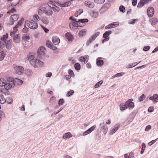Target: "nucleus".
I'll use <instances>...</instances> for the list:
<instances>
[{
    "label": "nucleus",
    "mask_w": 158,
    "mask_h": 158,
    "mask_svg": "<svg viewBox=\"0 0 158 158\" xmlns=\"http://www.w3.org/2000/svg\"><path fill=\"white\" fill-rule=\"evenodd\" d=\"M25 24H27L29 28L32 29H35L38 27L37 23H35L33 20L30 21L26 20L25 21Z\"/></svg>",
    "instance_id": "nucleus-1"
},
{
    "label": "nucleus",
    "mask_w": 158,
    "mask_h": 158,
    "mask_svg": "<svg viewBox=\"0 0 158 158\" xmlns=\"http://www.w3.org/2000/svg\"><path fill=\"white\" fill-rule=\"evenodd\" d=\"M69 26L71 29H73L74 27H82L81 25H80V23H78L77 21H71L69 24Z\"/></svg>",
    "instance_id": "nucleus-2"
},
{
    "label": "nucleus",
    "mask_w": 158,
    "mask_h": 158,
    "mask_svg": "<svg viewBox=\"0 0 158 158\" xmlns=\"http://www.w3.org/2000/svg\"><path fill=\"white\" fill-rule=\"evenodd\" d=\"M99 127L100 130L106 134L107 132L108 129V128L106 124L104 123H102L100 124Z\"/></svg>",
    "instance_id": "nucleus-3"
},
{
    "label": "nucleus",
    "mask_w": 158,
    "mask_h": 158,
    "mask_svg": "<svg viewBox=\"0 0 158 158\" xmlns=\"http://www.w3.org/2000/svg\"><path fill=\"white\" fill-rule=\"evenodd\" d=\"M45 48L43 46H41L38 50V57L39 59L41 58L43 56H44V50H45Z\"/></svg>",
    "instance_id": "nucleus-4"
},
{
    "label": "nucleus",
    "mask_w": 158,
    "mask_h": 158,
    "mask_svg": "<svg viewBox=\"0 0 158 158\" xmlns=\"http://www.w3.org/2000/svg\"><path fill=\"white\" fill-rule=\"evenodd\" d=\"M15 74H17L19 75H21L24 70L23 68L21 66H17L15 68Z\"/></svg>",
    "instance_id": "nucleus-5"
},
{
    "label": "nucleus",
    "mask_w": 158,
    "mask_h": 158,
    "mask_svg": "<svg viewBox=\"0 0 158 158\" xmlns=\"http://www.w3.org/2000/svg\"><path fill=\"white\" fill-rule=\"evenodd\" d=\"M120 126V124H117L115 125L114 128L110 131L109 134L110 135H112L119 128Z\"/></svg>",
    "instance_id": "nucleus-6"
},
{
    "label": "nucleus",
    "mask_w": 158,
    "mask_h": 158,
    "mask_svg": "<svg viewBox=\"0 0 158 158\" xmlns=\"http://www.w3.org/2000/svg\"><path fill=\"white\" fill-rule=\"evenodd\" d=\"M19 17V15L18 14H15L12 15L10 18L11 23H10V24L12 25L14 24V22L16 21L18 19Z\"/></svg>",
    "instance_id": "nucleus-7"
},
{
    "label": "nucleus",
    "mask_w": 158,
    "mask_h": 158,
    "mask_svg": "<svg viewBox=\"0 0 158 158\" xmlns=\"http://www.w3.org/2000/svg\"><path fill=\"white\" fill-rule=\"evenodd\" d=\"M10 43L8 42H0V47L2 48L4 46H6V48L9 49L10 48Z\"/></svg>",
    "instance_id": "nucleus-8"
},
{
    "label": "nucleus",
    "mask_w": 158,
    "mask_h": 158,
    "mask_svg": "<svg viewBox=\"0 0 158 158\" xmlns=\"http://www.w3.org/2000/svg\"><path fill=\"white\" fill-rule=\"evenodd\" d=\"M154 9L152 7H150L148 8L147 13L148 17H152L154 15Z\"/></svg>",
    "instance_id": "nucleus-9"
},
{
    "label": "nucleus",
    "mask_w": 158,
    "mask_h": 158,
    "mask_svg": "<svg viewBox=\"0 0 158 158\" xmlns=\"http://www.w3.org/2000/svg\"><path fill=\"white\" fill-rule=\"evenodd\" d=\"M149 99L152 100L153 102H158V94H154L152 96L149 97Z\"/></svg>",
    "instance_id": "nucleus-10"
},
{
    "label": "nucleus",
    "mask_w": 158,
    "mask_h": 158,
    "mask_svg": "<svg viewBox=\"0 0 158 158\" xmlns=\"http://www.w3.org/2000/svg\"><path fill=\"white\" fill-rule=\"evenodd\" d=\"M52 41L55 45L59 44L60 42L59 38L57 36H53L52 38Z\"/></svg>",
    "instance_id": "nucleus-11"
},
{
    "label": "nucleus",
    "mask_w": 158,
    "mask_h": 158,
    "mask_svg": "<svg viewBox=\"0 0 158 158\" xmlns=\"http://www.w3.org/2000/svg\"><path fill=\"white\" fill-rule=\"evenodd\" d=\"M126 103L127 106V107H128L129 109H133L134 107V103L132 102H130V100H127Z\"/></svg>",
    "instance_id": "nucleus-12"
},
{
    "label": "nucleus",
    "mask_w": 158,
    "mask_h": 158,
    "mask_svg": "<svg viewBox=\"0 0 158 158\" xmlns=\"http://www.w3.org/2000/svg\"><path fill=\"white\" fill-rule=\"evenodd\" d=\"M4 86L6 89L8 90L10 89L12 87H14L15 86V84H12L10 83L6 82L5 85H4Z\"/></svg>",
    "instance_id": "nucleus-13"
},
{
    "label": "nucleus",
    "mask_w": 158,
    "mask_h": 158,
    "mask_svg": "<svg viewBox=\"0 0 158 158\" xmlns=\"http://www.w3.org/2000/svg\"><path fill=\"white\" fill-rule=\"evenodd\" d=\"M88 21V20L87 19H78L77 21L78 23H80V25H81L82 26H84L85 23L87 22Z\"/></svg>",
    "instance_id": "nucleus-14"
},
{
    "label": "nucleus",
    "mask_w": 158,
    "mask_h": 158,
    "mask_svg": "<svg viewBox=\"0 0 158 158\" xmlns=\"http://www.w3.org/2000/svg\"><path fill=\"white\" fill-rule=\"evenodd\" d=\"M85 6L90 8H92L94 6V4L93 2L90 1H86L85 2Z\"/></svg>",
    "instance_id": "nucleus-15"
},
{
    "label": "nucleus",
    "mask_w": 158,
    "mask_h": 158,
    "mask_svg": "<svg viewBox=\"0 0 158 158\" xmlns=\"http://www.w3.org/2000/svg\"><path fill=\"white\" fill-rule=\"evenodd\" d=\"M66 38L69 41H72L73 39V36L69 32H67L65 35Z\"/></svg>",
    "instance_id": "nucleus-16"
},
{
    "label": "nucleus",
    "mask_w": 158,
    "mask_h": 158,
    "mask_svg": "<svg viewBox=\"0 0 158 158\" xmlns=\"http://www.w3.org/2000/svg\"><path fill=\"white\" fill-rule=\"evenodd\" d=\"M110 3H106L101 8V10L106 11L110 7Z\"/></svg>",
    "instance_id": "nucleus-17"
},
{
    "label": "nucleus",
    "mask_w": 158,
    "mask_h": 158,
    "mask_svg": "<svg viewBox=\"0 0 158 158\" xmlns=\"http://www.w3.org/2000/svg\"><path fill=\"white\" fill-rule=\"evenodd\" d=\"M101 58V57H98L96 60V64L98 66H101L103 64V61L102 60L100 59Z\"/></svg>",
    "instance_id": "nucleus-18"
},
{
    "label": "nucleus",
    "mask_w": 158,
    "mask_h": 158,
    "mask_svg": "<svg viewBox=\"0 0 158 158\" xmlns=\"http://www.w3.org/2000/svg\"><path fill=\"white\" fill-rule=\"evenodd\" d=\"M49 9H47L45 11V14L48 16L52 15L53 13V12L51 6H48Z\"/></svg>",
    "instance_id": "nucleus-19"
},
{
    "label": "nucleus",
    "mask_w": 158,
    "mask_h": 158,
    "mask_svg": "<svg viewBox=\"0 0 158 158\" xmlns=\"http://www.w3.org/2000/svg\"><path fill=\"white\" fill-rule=\"evenodd\" d=\"M23 81L20 79L18 78H15L14 79V84H15V85H21L23 83Z\"/></svg>",
    "instance_id": "nucleus-20"
},
{
    "label": "nucleus",
    "mask_w": 158,
    "mask_h": 158,
    "mask_svg": "<svg viewBox=\"0 0 158 158\" xmlns=\"http://www.w3.org/2000/svg\"><path fill=\"white\" fill-rule=\"evenodd\" d=\"M112 31H106L103 35V37L104 38H109V35L111 34Z\"/></svg>",
    "instance_id": "nucleus-21"
},
{
    "label": "nucleus",
    "mask_w": 158,
    "mask_h": 158,
    "mask_svg": "<svg viewBox=\"0 0 158 158\" xmlns=\"http://www.w3.org/2000/svg\"><path fill=\"white\" fill-rule=\"evenodd\" d=\"M141 62V61H140L138 63L137 62H134V63L131 64H129L127 65L126 66V68L127 69H128V68L133 67H135V66L136 65L140 63Z\"/></svg>",
    "instance_id": "nucleus-22"
},
{
    "label": "nucleus",
    "mask_w": 158,
    "mask_h": 158,
    "mask_svg": "<svg viewBox=\"0 0 158 158\" xmlns=\"http://www.w3.org/2000/svg\"><path fill=\"white\" fill-rule=\"evenodd\" d=\"M146 3L144 0H140L137 5V7L141 8Z\"/></svg>",
    "instance_id": "nucleus-23"
},
{
    "label": "nucleus",
    "mask_w": 158,
    "mask_h": 158,
    "mask_svg": "<svg viewBox=\"0 0 158 158\" xmlns=\"http://www.w3.org/2000/svg\"><path fill=\"white\" fill-rule=\"evenodd\" d=\"M30 61V63L31 64L34 66V67H36L37 66V62H38V60L37 59H34L32 60H31Z\"/></svg>",
    "instance_id": "nucleus-24"
},
{
    "label": "nucleus",
    "mask_w": 158,
    "mask_h": 158,
    "mask_svg": "<svg viewBox=\"0 0 158 158\" xmlns=\"http://www.w3.org/2000/svg\"><path fill=\"white\" fill-rule=\"evenodd\" d=\"M72 136V135L69 132L65 133L63 137L64 139H69Z\"/></svg>",
    "instance_id": "nucleus-25"
},
{
    "label": "nucleus",
    "mask_w": 158,
    "mask_h": 158,
    "mask_svg": "<svg viewBox=\"0 0 158 158\" xmlns=\"http://www.w3.org/2000/svg\"><path fill=\"white\" fill-rule=\"evenodd\" d=\"M96 38L94 37V35H93L86 42V45L88 46L89 44L92 42L94 40H95Z\"/></svg>",
    "instance_id": "nucleus-26"
},
{
    "label": "nucleus",
    "mask_w": 158,
    "mask_h": 158,
    "mask_svg": "<svg viewBox=\"0 0 158 158\" xmlns=\"http://www.w3.org/2000/svg\"><path fill=\"white\" fill-rule=\"evenodd\" d=\"M6 102V100L4 98V96L2 94L0 95V103L3 104Z\"/></svg>",
    "instance_id": "nucleus-27"
},
{
    "label": "nucleus",
    "mask_w": 158,
    "mask_h": 158,
    "mask_svg": "<svg viewBox=\"0 0 158 158\" xmlns=\"http://www.w3.org/2000/svg\"><path fill=\"white\" fill-rule=\"evenodd\" d=\"M86 34V30L83 29L81 30L79 32L78 34L80 36H83L85 35Z\"/></svg>",
    "instance_id": "nucleus-28"
},
{
    "label": "nucleus",
    "mask_w": 158,
    "mask_h": 158,
    "mask_svg": "<svg viewBox=\"0 0 158 158\" xmlns=\"http://www.w3.org/2000/svg\"><path fill=\"white\" fill-rule=\"evenodd\" d=\"M134 157V153L131 152L129 153V155L127 154H125L124 155L125 158H133Z\"/></svg>",
    "instance_id": "nucleus-29"
},
{
    "label": "nucleus",
    "mask_w": 158,
    "mask_h": 158,
    "mask_svg": "<svg viewBox=\"0 0 158 158\" xmlns=\"http://www.w3.org/2000/svg\"><path fill=\"white\" fill-rule=\"evenodd\" d=\"M14 41L16 43H18L19 42V34H16L13 38Z\"/></svg>",
    "instance_id": "nucleus-30"
},
{
    "label": "nucleus",
    "mask_w": 158,
    "mask_h": 158,
    "mask_svg": "<svg viewBox=\"0 0 158 158\" xmlns=\"http://www.w3.org/2000/svg\"><path fill=\"white\" fill-rule=\"evenodd\" d=\"M5 56L4 52L2 50H1L0 52V61L3 60Z\"/></svg>",
    "instance_id": "nucleus-31"
},
{
    "label": "nucleus",
    "mask_w": 158,
    "mask_h": 158,
    "mask_svg": "<svg viewBox=\"0 0 158 158\" xmlns=\"http://www.w3.org/2000/svg\"><path fill=\"white\" fill-rule=\"evenodd\" d=\"M98 12H96L94 11H93L91 13V15L94 18H96L98 16Z\"/></svg>",
    "instance_id": "nucleus-32"
},
{
    "label": "nucleus",
    "mask_w": 158,
    "mask_h": 158,
    "mask_svg": "<svg viewBox=\"0 0 158 158\" xmlns=\"http://www.w3.org/2000/svg\"><path fill=\"white\" fill-rule=\"evenodd\" d=\"M120 109L121 110H123L127 108V105L126 104V102L124 104H120Z\"/></svg>",
    "instance_id": "nucleus-33"
},
{
    "label": "nucleus",
    "mask_w": 158,
    "mask_h": 158,
    "mask_svg": "<svg viewBox=\"0 0 158 158\" xmlns=\"http://www.w3.org/2000/svg\"><path fill=\"white\" fill-rule=\"evenodd\" d=\"M6 81L4 79L2 78L0 79V86H4V85L6 83Z\"/></svg>",
    "instance_id": "nucleus-34"
},
{
    "label": "nucleus",
    "mask_w": 158,
    "mask_h": 158,
    "mask_svg": "<svg viewBox=\"0 0 158 158\" xmlns=\"http://www.w3.org/2000/svg\"><path fill=\"white\" fill-rule=\"evenodd\" d=\"M74 67L77 70H79L81 69V66L78 63H76L74 64Z\"/></svg>",
    "instance_id": "nucleus-35"
},
{
    "label": "nucleus",
    "mask_w": 158,
    "mask_h": 158,
    "mask_svg": "<svg viewBox=\"0 0 158 158\" xmlns=\"http://www.w3.org/2000/svg\"><path fill=\"white\" fill-rule=\"evenodd\" d=\"M7 82L10 83L12 84H14V79L12 77H8L7 79Z\"/></svg>",
    "instance_id": "nucleus-36"
},
{
    "label": "nucleus",
    "mask_w": 158,
    "mask_h": 158,
    "mask_svg": "<svg viewBox=\"0 0 158 158\" xmlns=\"http://www.w3.org/2000/svg\"><path fill=\"white\" fill-rule=\"evenodd\" d=\"M80 61L84 63V64L86 63L88 61V60H86L85 57L83 56H81L79 58Z\"/></svg>",
    "instance_id": "nucleus-37"
},
{
    "label": "nucleus",
    "mask_w": 158,
    "mask_h": 158,
    "mask_svg": "<svg viewBox=\"0 0 158 158\" xmlns=\"http://www.w3.org/2000/svg\"><path fill=\"white\" fill-rule=\"evenodd\" d=\"M46 44V46L50 48H52V45L51 42L49 40L47 41Z\"/></svg>",
    "instance_id": "nucleus-38"
},
{
    "label": "nucleus",
    "mask_w": 158,
    "mask_h": 158,
    "mask_svg": "<svg viewBox=\"0 0 158 158\" xmlns=\"http://www.w3.org/2000/svg\"><path fill=\"white\" fill-rule=\"evenodd\" d=\"M151 21L152 25H155L157 23L158 20L156 18H153L152 19Z\"/></svg>",
    "instance_id": "nucleus-39"
},
{
    "label": "nucleus",
    "mask_w": 158,
    "mask_h": 158,
    "mask_svg": "<svg viewBox=\"0 0 158 158\" xmlns=\"http://www.w3.org/2000/svg\"><path fill=\"white\" fill-rule=\"evenodd\" d=\"M8 37V34H6V35H3V37L1 38V40L2 41H4V42H6Z\"/></svg>",
    "instance_id": "nucleus-40"
},
{
    "label": "nucleus",
    "mask_w": 158,
    "mask_h": 158,
    "mask_svg": "<svg viewBox=\"0 0 158 158\" xmlns=\"http://www.w3.org/2000/svg\"><path fill=\"white\" fill-rule=\"evenodd\" d=\"M118 23H119L118 22H115L110 24L109 25L112 27V28H113L115 27L116 25H118Z\"/></svg>",
    "instance_id": "nucleus-41"
},
{
    "label": "nucleus",
    "mask_w": 158,
    "mask_h": 158,
    "mask_svg": "<svg viewBox=\"0 0 158 158\" xmlns=\"http://www.w3.org/2000/svg\"><path fill=\"white\" fill-rule=\"evenodd\" d=\"M6 102L8 104H11L13 102V99L11 97H9L6 99Z\"/></svg>",
    "instance_id": "nucleus-42"
},
{
    "label": "nucleus",
    "mask_w": 158,
    "mask_h": 158,
    "mask_svg": "<svg viewBox=\"0 0 158 158\" xmlns=\"http://www.w3.org/2000/svg\"><path fill=\"white\" fill-rule=\"evenodd\" d=\"M42 19H41L37 15H35L34 16V20L35 21L39 20H42Z\"/></svg>",
    "instance_id": "nucleus-43"
},
{
    "label": "nucleus",
    "mask_w": 158,
    "mask_h": 158,
    "mask_svg": "<svg viewBox=\"0 0 158 158\" xmlns=\"http://www.w3.org/2000/svg\"><path fill=\"white\" fill-rule=\"evenodd\" d=\"M103 81L102 80H101L99 82L97 83L94 86V87L95 88H97L99 87L103 83Z\"/></svg>",
    "instance_id": "nucleus-44"
},
{
    "label": "nucleus",
    "mask_w": 158,
    "mask_h": 158,
    "mask_svg": "<svg viewBox=\"0 0 158 158\" xmlns=\"http://www.w3.org/2000/svg\"><path fill=\"white\" fill-rule=\"evenodd\" d=\"M42 21L43 23L45 24H48L49 23L48 19L46 18L42 19Z\"/></svg>",
    "instance_id": "nucleus-45"
},
{
    "label": "nucleus",
    "mask_w": 158,
    "mask_h": 158,
    "mask_svg": "<svg viewBox=\"0 0 158 158\" xmlns=\"http://www.w3.org/2000/svg\"><path fill=\"white\" fill-rule=\"evenodd\" d=\"M119 10L122 13H124L125 12V9L123 6L121 5L119 7Z\"/></svg>",
    "instance_id": "nucleus-46"
},
{
    "label": "nucleus",
    "mask_w": 158,
    "mask_h": 158,
    "mask_svg": "<svg viewBox=\"0 0 158 158\" xmlns=\"http://www.w3.org/2000/svg\"><path fill=\"white\" fill-rule=\"evenodd\" d=\"M55 12H58L60 10L59 8L56 5L54 6V7L51 8Z\"/></svg>",
    "instance_id": "nucleus-47"
},
{
    "label": "nucleus",
    "mask_w": 158,
    "mask_h": 158,
    "mask_svg": "<svg viewBox=\"0 0 158 158\" xmlns=\"http://www.w3.org/2000/svg\"><path fill=\"white\" fill-rule=\"evenodd\" d=\"M74 93V91L72 90H71L70 91H69L67 93L66 95L68 97H69L71 95H73Z\"/></svg>",
    "instance_id": "nucleus-48"
},
{
    "label": "nucleus",
    "mask_w": 158,
    "mask_h": 158,
    "mask_svg": "<svg viewBox=\"0 0 158 158\" xmlns=\"http://www.w3.org/2000/svg\"><path fill=\"white\" fill-rule=\"evenodd\" d=\"M142 144V148L140 152V153L141 154H142L143 153L146 147V145L144 143H143Z\"/></svg>",
    "instance_id": "nucleus-49"
},
{
    "label": "nucleus",
    "mask_w": 158,
    "mask_h": 158,
    "mask_svg": "<svg viewBox=\"0 0 158 158\" xmlns=\"http://www.w3.org/2000/svg\"><path fill=\"white\" fill-rule=\"evenodd\" d=\"M38 60V62H37V66L38 65H39L40 67L43 66L44 65V63L43 62L41 61H40L39 59Z\"/></svg>",
    "instance_id": "nucleus-50"
},
{
    "label": "nucleus",
    "mask_w": 158,
    "mask_h": 158,
    "mask_svg": "<svg viewBox=\"0 0 158 158\" xmlns=\"http://www.w3.org/2000/svg\"><path fill=\"white\" fill-rule=\"evenodd\" d=\"M73 0H70L69 1L65 3L66 6H69L73 3Z\"/></svg>",
    "instance_id": "nucleus-51"
},
{
    "label": "nucleus",
    "mask_w": 158,
    "mask_h": 158,
    "mask_svg": "<svg viewBox=\"0 0 158 158\" xmlns=\"http://www.w3.org/2000/svg\"><path fill=\"white\" fill-rule=\"evenodd\" d=\"M25 23L24 27L23 29V31L24 33H27L28 32L29 29L27 27H26V25Z\"/></svg>",
    "instance_id": "nucleus-52"
},
{
    "label": "nucleus",
    "mask_w": 158,
    "mask_h": 158,
    "mask_svg": "<svg viewBox=\"0 0 158 158\" xmlns=\"http://www.w3.org/2000/svg\"><path fill=\"white\" fill-rule=\"evenodd\" d=\"M64 102V100L63 98H61L59 99L58 101V104L59 106L62 105Z\"/></svg>",
    "instance_id": "nucleus-53"
},
{
    "label": "nucleus",
    "mask_w": 158,
    "mask_h": 158,
    "mask_svg": "<svg viewBox=\"0 0 158 158\" xmlns=\"http://www.w3.org/2000/svg\"><path fill=\"white\" fill-rule=\"evenodd\" d=\"M144 94H143L139 97V99L140 102L143 101L144 99Z\"/></svg>",
    "instance_id": "nucleus-54"
},
{
    "label": "nucleus",
    "mask_w": 158,
    "mask_h": 158,
    "mask_svg": "<svg viewBox=\"0 0 158 158\" xmlns=\"http://www.w3.org/2000/svg\"><path fill=\"white\" fill-rule=\"evenodd\" d=\"M137 19H131L130 20L129 22L128 23L129 24H134L136 20Z\"/></svg>",
    "instance_id": "nucleus-55"
},
{
    "label": "nucleus",
    "mask_w": 158,
    "mask_h": 158,
    "mask_svg": "<svg viewBox=\"0 0 158 158\" xmlns=\"http://www.w3.org/2000/svg\"><path fill=\"white\" fill-rule=\"evenodd\" d=\"M158 139V138H157L156 139L152 140L150 142H149L148 143V145L149 146H151L152 144H153V143H154Z\"/></svg>",
    "instance_id": "nucleus-56"
},
{
    "label": "nucleus",
    "mask_w": 158,
    "mask_h": 158,
    "mask_svg": "<svg viewBox=\"0 0 158 158\" xmlns=\"http://www.w3.org/2000/svg\"><path fill=\"white\" fill-rule=\"evenodd\" d=\"M27 74L29 76H31L33 74L32 71L31 69H27Z\"/></svg>",
    "instance_id": "nucleus-57"
},
{
    "label": "nucleus",
    "mask_w": 158,
    "mask_h": 158,
    "mask_svg": "<svg viewBox=\"0 0 158 158\" xmlns=\"http://www.w3.org/2000/svg\"><path fill=\"white\" fill-rule=\"evenodd\" d=\"M95 2L98 4H102L105 1V0H94Z\"/></svg>",
    "instance_id": "nucleus-58"
},
{
    "label": "nucleus",
    "mask_w": 158,
    "mask_h": 158,
    "mask_svg": "<svg viewBox=\"0 0 158 158\" xmlns=\"http://www.w3.org/2000/svg\"><path fill=\"white\" fill-rule=\"evenodd\" d=\"M23 20H24L23 18H22L21 19V20L19 21V22H18V23L17 25H18V26H21L22 24V23L23 22Z\"/></svg>",
    "instance_id": "nucleus-59"
},
{
    "label": "nucleus",
    "mask_w": 158,
    "mask_h": 158,
    "mask_svg": "<svg viewBox=\"0 0 158 158\" xmlns=\"http://www.w3.org/2000/svg\"><path fill=\"white\" fill-rule=\"evenodd\" d=\"M150 48V47L149 46L144 47L143 49V50L144 51H147Z\"/></svg>",
    "instance_id": "nucleus-60"
},
{
    "label": "nucleus",
    "mask_w": 158,
    "mask_h": 158,
    "mask_svg": "<svg viewBox=\"0 0 158 158\" xmlns=\"http://www.w3.org/2000/svg\"><path fill=\"white\" fill-rule=\"evenodd\" d=\"M39 9H40L43 13L45 12V11H46V8L43 6H41Z\"/></svg>",
    "instance_id": "nucleus-61"
},
{
    "label": "nucleus",
    "mask_w": 158,
    "mask_h": 158,
    "mask_svg": "<svg viewBox=\"0 0 158 158\" xmlns=\"http://www.w3.org/2000/svg\"><path fill=\"white\" fill-rule=\"evenodd\" d=\"M23 39L25 41H27L30 39V37L29 36H25L23 37Z\"/></svg>",
    "instance_id": "nucleus-62"
},
{
    "label": "nucleus",
    "mask_w": 158,
    "mask_h": 158,
    "mask_svg": "<svg viewBox=\"0 0 158 158\" xmlns=\"http://www.w3.org/2000/svg\"><path fill=\"white\" fill-rule=\"evenodd\" d=\"M91 132L89 131V129H88L83 133V135L84 136H85L86 135L89 134Z\"/></svg>",
    "instance_id": "nucleus-63"
},
{
    "label": "nucleus",
    "mask_w": 158,
    "mask_h": 158,
    "mask_svg": "<svg viewBox=\"0 0 158 158\" xmlns=\"http://www.w3.org/2000/svg\"><path fill=\"white\" fill-rule=\"evenodd\" d=\"M69 74L71 76H74V74L73 72V70H72L71 69H69Z\"/></svg>",
    "instance_id": "nucleus-64"
}]
</instances>
